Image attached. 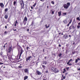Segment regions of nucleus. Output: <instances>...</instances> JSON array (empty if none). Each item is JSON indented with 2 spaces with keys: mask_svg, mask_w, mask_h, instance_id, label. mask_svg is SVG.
<instances>
[{
  "mask_svg": "<svg viewBox=\"0 0 80 80\" xmlns=\"http://www.w3.org/2000/svg\"><path fill=\"white\" fill-rule=\"evenodd\" d=\"M8 58L10 61L12 62L13 60V61H16L17 59L16 58L17 57L15 56H11L9 54H7Z\"/></svg>",
  "mask_w": 80,
  "mask_h": 80,
  "instance_id": "obj_1",
  "label": "nucleus"
},
{
  "mask_svg": "<svg viewBox=\"0 0 80 80\" xmlns=\"http://www.w3.org/2000/svg\"><path fill=\"white\" fill-rule=\"evenodd\" d=\"M70 5V3L69 2H67V4H65L63 5V7L65 9H68V8Z\"/></svg>",
  "mask_w": 80,
  "mask_h": 80,
  "instance_id": "obj_2",
  "label": "nucleus"
},
{
  "mask_svg": "<svg viewBox=\"0 0 80 80\" xmlns=\"http://www.w3.org/2000/svg\"><path fill=\"white\" fill-rule=\"evenodd\" d=\"M23 50L22 49H21V52H20V53L19 54V60L20 59V57H21V55H22V54L23 53Z\"/></svg>",
  "mask_w": 80,
  "mask_h": 80,
  "instance_id": "obj_3",
  "label": "nucleus"
},
{
  "mask_svg": "<svg viewBox=\"0 0 80 80\" xmlns=\"http://www.w3.org/2000/svg\"><path fill=\"white\" fill-rule=\"evenodd\" d=\"M30 58H32V56H29L26 58V61L28 62V61L29 60Z\"/></svg>",
  "mask_w": 80,
  "mask_h": 80,
  "instance_id": "obj_4",
  "label": "nucleus"
},
{
  "mask_svg": "<svg viewBox=\"0 0 80 80\" xmlns=\"http://www.w3.org/2000/svg\"><path fill=\"white\" fill-rule=\"evenodd\" d=\"M30 58H32V56H29L26 58V61L28 62V61L29 60Z\"/></svg>",
  "mask_w": 80,
  "mask_h": 80,
  "instance_id": "obj_5",
  "label": "nucleus"
},
{
  "mask_svg": "<svg viewBox=\"0 0 80 80\" xmlns=\"http://www.w3.org/2000/svg\"><path fill=\"white\" fill-rule=\"evenodd\" d=\"M12 47H10L9 48L8 50V53H10L11 51H12Z\"/></svg>",
  "mask_w": 80,
  "mask_h": 80,
  "instance_id": "obj_6",
  "label": "nucleus"
},
{
  "mask_svg": "<svg viewBox=\"0 0 80 80\" xmlns=\"http://www.w3.org/2000/svg\"><path fill=\"white\" fill-rule=\"evenodd\" d=\"M36 72L38 75H41V72H39V71L37 70Z\"/></svg>",
  "mask_w": 80,
  "mask_h": 80,
  "instance_id": "obj_7",
  "label": "nucleus"
},
{
  "mask_svg": "<svg viewBox=\"0 0 80 80\" xmlns=\"http://www.w3.org/2000/svg\"><path fill=\"white\" fill-rule=\"evenodd\" d=\"M0 6L1 7V8H3V7H4V5L3 3H0Z\"/></svg>",
  "mask_w": 80,
  "mask_h": 80,
  "instance_id": "obj_8",
  "label": "nucleus"
},
{
  "mask_svg": "<svg viewBox=\"0 0 80 80\" xmlns=\"http://www.w3.org/2000/svg\"><path fill=\"white\" fill-rule=\"evenodd\" d=\"M24 72L25 73H28V69L27 68L24 69Z\"/></svg>",
  "mask_w": 80,
  "mask_h": 80,
  "instance_id": "obj_9",
  "label": "nucleus"
},
{
  "mask_svg": "<svg viewBox=\"0 0 80 80\" xmlns=\"http://www.w3.org/2000/svg\"><path fill=\"white\" fill-rule=\"evenodd\" d=\"M7 57L6 56H3V58L4 59V60H7Z\"/></svg>",
  "mask_w": 80,
  "mask_h": 80,
  "instance_id": "obj_10",
  "label": "nucleus"
},
{
  "mask_svg": "<svg viewBox=\"0 0 80 80\" xmlns=\"http://www.w3.org/2000/svg\"><path fill=\"white\" fill-rule=\"evenodd\" d=\"M63 38H65L66 39H67L68 38V35L67 34H65L63 36Z\"/></svg>",
  "mask_w": 80,
  "mask_h": 80,
  "instance_id": "obj_11",
  "label": "nucleus"
},
{
  "mask_svg": "<svg viewBox=\"0 0 80 80\" xmlns=\"http://www.w3.org/2000/svg\"><path fill=\"white\" fill-rule=\"evenodd\" d=\"M54 72H55V73H57V72H58L59 71L57 69L55 68V69L54 70Z\"/></svg>",
  "mask_w": 80,
  "mask_h": 80,
  "instance_id": "obj_12",
  "label": "nucleus"
},
{
  "mask_svg": "<svg viewBox=\"0 0 80 80\" xmlns=\"http://www.w3.org/2000/svg\"><path fill=\"white\" fill-rule=\"evenodd\" d=\"M21 8H23L24 6V3H21Z\"/></svg>",
  "mask_w": 80,
  "mask_h": 80,
  "instance_id": "obj_13",
  "label": "nucleus"
},
{
  "mask_svg": "<svg viewBox=\"0 0 80 80\" xmlns=\"http://www.w3.org/2000/svg\"><path fill=\"white\" fill-rule=\"evenodd\" d=\"M55 68H54V67H52L51 68V69L53 72H54L55 71Z\"/></svg>",
  "mask_w": 80,
  "mask_h": 80,
  "instance_id": "obj_14",
  "label": "nucleus"
},
{
  "mask_svg": "<svg viewBox=\"0 0 80 80\" xmlns=\"http://www.w3.org/2000/svg\"><path fill=\"white\" fill-rule=\"evenodd\" d=\"M45 27H46V28H48V27H50V24L48 25V26L47 27V24H46L45 25Z\"/></svg>",
  "mask_w": 80,
  "mask_h": 80,
  "instance_id": "obj_15",
  "label": "nucleus"
},
{
  "mask_svg": "<svg viewBox=\"0 0 80 80\" xmlns=\"http://www.w3.org/2000/svg\"><path fill=\"white\" fill-rule=\"evenodd\" d=\"M61 12H58V15H59V17H60L61 15Z\"/></svg>",
  "mask_w": 80,
  "mask_h": 80,
  "instance_id": "obj_16",
  "label": "nucleus"
},
{
  "mask_svg": "<svg viewBox=\"0 0 80 80\" xmlns=\"http://www.w3.org/2000/svg\"><path fill=\"white\" fill-rule=\"evenodd\" d=\"M27 20V17H25L24 19V21H26Z\"/></svg>",
  "mask_w": 80,
  "mask_h": 80,
  "instance_id": "obj_17",
  "label": "nucleus"
},
{
  "mask_svg": "<svg viewBox=\"0 0 80 80\" xmlns=\"http://www.w3.org/2000/svg\"><path fill=\"white\" fill-rule=\"evenodd\" d=\"M62 54L61 53H60L59 54H58V57H61V56H62Z\"/></svg>",
  "mask_w": 80,
  "mask_h": 80,
  "instance_id": "obj_18",
  "label": "nucleus"
},
{
  "mask_svg": "<svg viewBox=\"0 0 80 80\" xmlns=\"http://www.w3.org/2000/svg\"><path fill=\"white\" fill-rule=\"evenodd\" d=\"M28 78V76H25L24 77V80H26V79H27Z\"/></svg>",
  "mask_w": 80,
  "mask_h": 80,
  "instance_id": "obj_19",
  "label": "nucleus"
},
{
  "mask_svg": "<svg viewBox=\"0 0 80 80\" xmlns=\"http://www.w3.org/2000/svg\"><path fill=\"white\" fill-rule=\"evenodd\" d=\"M47 62L46 61H43V64H45V65H46L47 63Z\"/></svg>",
  "mask_w": 80,
  "mask_h": 80,
  "instance_id": "obj_20",
  "label": "nucleus"
},
{
  "mask_svg": "<svg viewBox=\"0 0 80 80\" xmlns=\"http://www.w3.org/2000/svg\"><path fill=\"white\" fill-rule=\"evenodd\" d=\"M76 20H78L79 21H80V19L79 17L77 18Z\"/></svg>",
  "mask_w": 80,
  "mask_h": 80,
  "instance_id": "obj_21",
  "label": "nucleus"
},
{
  "mask_svg": "<svg viewBox=\"0 0 80 80\" xmlns=\"http://www.w3.org/2000/svg\"><path fill=\"white\" fill-rule=\"evenodd\" d=\"M5 18H6V19H7L8 18V16L7 15H5L4 16Z\"/></svg>",
  "mask_w": 80,
  "mask_h": 80,
  "instance_id": "obj_22",
  "label": "nucleus"
},
{
  "mask_svg": "<svg viewBox=\"0 0 80 80\" xmlns=\"http://www.w3.org/2000/svg\"><path fill=\"white\" fill-rule=\"evenodd\" d=\"M63 70H64V71H63L62 72L63 73H65V72H66V70H65V68H64L63 69Z\"/></svg>",
  "mask_w": 80,
  "mask_h": 80,
  "instance_id": "obj_23",
  "label": "nucleus"
},
{
  "mask_svg": "<svg viewBox=\"0 0 80 80\" xmlns=\"http://www.w3.org/2000/svg\"><path fill=\"white\" fill-rule=\"evenodd\" d=\"M4 11L6 12H7L8 11V8H7L5 9Z\"/></svg>",
  "mask_w": 80,
  "mask_h": 80,
  "instance_id": "obj_24",
  "label": "nucleus"
},
{
  "mask_svg": "<svg viewBox=\"0 0 80 80\" xmlns=\"http://www.w3.org/2000/svg\"><path fill=\"white\" fill-rule=\"evenodd\" d=\"M69 29L70 30H71V29H72V26H71L69 27Z\"/></svg>",
  "mask_w": 80,
  "mask_h": 80,
  "instance_id": "obj_25",
  "label": "nucleus"
},
{
  "mask_svg": "<svg viewBox=\"0 0 80 80\" xmlns=\"http://www.w3.org/2000/svg\"><path fill=\"white\" fill-rule=\"evenodd\" d=\"M42 67L43 68L44 70H45V67H46V66H45L43 65H42Z\"/></svg>",
  "mask_w": 80,
  "mask_h": 80,
  "instance_id": "obj_26",
  "label": "nucleus"
},
{
  "mask_svg": "<svg viewBox=\"0 0 80 80\" xmlns=\"http://www.w3.org/2000/svg\"><path fill=\"white\" fill-rule=\"evenodd\" d=\"M65 76H63V78L61 79L62 80H63L64 79H65Z\"/></svg>",
  "mask_w": 80,
  "mask_h": 80,
  "instance_id": "obj_27",
  "label": "nucleus"
},
{
  "mask_svg": "<svg viewBox=\"0 0 80 80\" xmlns=\"http://www.w3.org/2000/svg\"><path fill=\"white\" fill-rule=\"evenodd\" d=\"M67 20H65V21H63V22L64 23H67Z\"/></svg>",
  "mask_w": 80,
  "mask_h": 80,
  "instance_id": "obj_28",
  "label": "nucleus"
},
{
  "mask_svg": "<svg viewBox=\"0 0 80 80\" xmlns=\"http://www.w3.org/2000/svg\"><path fill=\"white\" fill-rule=\"evenodd\" d=\"M72 20L71 19L69 23V24H70V23H72Z\"/></svg>",
  "mask_w": 80,
  "mask_h": 80,
  "instance_id": "obj_29",
  "label": "nucleus"
},
{
  "mask_svg": "<svg viewBox=\"0 0 80 80\" xmlns=\"http://www.w3.org/2000/svg\"><path fill=\"white\" fill-rule=\"evenodd\" d=\"M33 22L32 21L31 24V25H32V26H33Z\"/></svg>",
  "mask_w": 80,
  "mask_h": 80,
  "instance_id": "obj_30",
  "label": "nucleus"
},
{
  "mask_svg": "<svg viewBox=\"0 0 80 80\" xmlns=\"http://www.w3.org/2000/svg\"><path fill=\"white\" fill-rule=\"evenodd\" d=\"M75 63H77V62H78V59H76L75 60Z\"/></svg>",
  "mask_w": 80,
  "mask_h": 80,
  "instance_id": "obj_31",
  "label": "nucleus"
},
{
  "mask_svg": "<svg viewBox=\"0 0 80 80\" xmlns=\"http://www.w3.org/2000/svg\"><path fill=\"white\" fill-rule=\"evenodd\" d=\"M68 65H69V66H72V64L70 63V64H69Z\"/></svg>",
  "mask_w": 80,
  "mask_h": 80,
  "instance_id": "obj_32",
  "label": "nucleus"
},
{
  "mask_svg": "<svg viewBox=\"0 0 80 80\" xmlns=\"http://www.w3.org/2000/svg\"><path fill=\"white\" fill-rule=\"evenodd\" d=\"M51 3H52V4H53V5L54 4V2L53 1H51Z\"/></svg>",
  "mask_w": 80,
  "mask_h": 80,
  "instance_id": "obj_33",
  "label": "nucleus"
},
{
  "mask_svg": "<svg viewBox=\"0 0 80 80\" xmlns=\"http://www.w3.org/2000/svg\"><path fill=\"white\" fill-rule=\"evenodd\" d=\"M15 4H16V1H14L13 2V5H15Z\"/></svg>",
  "mask_w": 80,
  "mask_h": 80,
  "instance_id": "obj_34",
  "label": "nucleus"
},
{
  "mask_svg": "<svg viewBox=\"0 0 80 80\" xmlns=\"http://www.w3.org/2000/svg\"><path fill=\"white\" fill-rule=\"evenodd\" d=\"M66 69H67V70H68V69H69V67H66Z\"/></svg>",
  "mask_w": 80,
  "mask_h": 80,
  "instance_id": "obj_35",
  "label": "nucleus"
},
{
  "mask_svg": "<svg viewBox=\"0 0 80 80\" xmlns=\"http://www.w3.org/2000/svg\"><path fill=\"white\" fill-rule=\"evenodd\" d=\"M37 5V3H35V4H34V5H33V7H35V5Z\"/></svg>",
  "mask_w": 80,
  "mask_h": 80,
  "instance_id": "obj_36",
  "label": "nucleus"
},
{
  "mask_svg": "<svg viewBox=\"0 0 80 80\" xmlns=\"http://www.w3.org/2000/svg\"><path fill=\"white\" fill-rule=\"evenodd\" d=\"M63 15H67V13H63Z\"/></svg>",
  "mask_w": 80,
  "mask_h": 80,
  "instance_id": "obj_37",
  "label": "nucleus"
},
{
  "mask_svg": "<svg viewBox=\"0 0 80 80\" xmlns=\"http://www.w3.org/2000/svg\"><path fill=\"white\" fill-rule=\"evenodd\" d=\"M20 2H21V3H23V0H22Z\"/></svg>",
  "mask_w": 80,
  "mask_h": 80,
  "instance_id": "obj_38",
  "label": "nucleus"
},
{
  "mask_svg": "<svg viewBox=\"0 0 80 80\" xmlns=\"http://www.w3.org/2000/svg\"><path fill=\"white\" fill-rule=\"evenodd\" d=\"M3 47L4 48V49H5V45L4 44V46H3Z\"/></svg>",
  "mask_w": 80,
  "mask_h": 80,
  "instance_id": "obj_39",
  "label": "nucleus"
},
{
  "mask_svg": "<svg viewBox=\"0 0 80 80\" xmlns=\"http://www.w3.org/2000/svg\"><path fill=\"white\" fill-rule=\"evenodd\" d=\"M80 26L78 25L77 26V28H80Z\"/></svg>",
  "mask_w": 80,
  "mask_h": 80,
  "instance_id": "obj_40",
  "label": "nucleus"
},
{
  "mask_svg": "<svg viewBox=\"0 0 80 80\" xmlns=\"http://www.w3.org/2000/svg\"><path fill=\"white\" fill-rule=\"evenodd\" d=\"M70 62H71V61H72V59H71L69 60L68 61Z\"/></svg>",
  "mask_w": 80,
  "mask_h": 80,
  "instance_id": "obj_41",
  "label": "nucleus"
},
{
  "mask_svg": "<svg viewBox=\"0 0 80 80\" xmlns=\"http://www.w3.org/2000/svg\"><path fill=\"white\" fill-rule=\"evenodd\" d=\"M52 15H53V14H54V11H52Z\"/></svg>",
  "mask_w": 80,
  "mask_h": 80,
  "instance_id": "obj_42",
  "label": "nucleus"
},
{
  "mask_svg": "<svg viewBox=\"0 0 80 80\" xmlns=\"http://www.w3.org/2000/svg\"><path fill=\"white\" fill-rule=\"evenodd\" d=\"M3 63L0 62V65H3Z\"/></svg>",
  "mask_w": 80,
  "mask_h": 80,
  "instance_id": "obj_43",
  "label": "nucleus"
},
{
  "mask_svg": "<svg viewBox=\"0 0 80 80\" xmlns=\"http://www.w3.org/2000/svg\"><path fill=\"white\" fill-rule=\"evenodd\" d=\"M72 28H73L74 29L75 28V26H72Z\"/></svg>",
  "mask_w": 80,
  "mask_h": 80,
  "instance_id": "obj_44",
  "label": "nucleus"
},
{
  "mask_svg": "<svg viewBox=\"0 0 80 80\" xmlns=\"http://www.w3.org/2000/svg\"><path fill=\"white\" fill-rule=\"evenodd\" d=\"M67 74H68V73L67 72L65 73V76H66V75H67Z\"/></svg>",
  "mask_w": 80,
  "mask_h": 80,
  "instance_id": "obj_45",
  "label": "nucleus"
},
{
  "mask_svg": "<svg viewBox=\"0 0 80 80\" xmlns=\"http://www.w3.org/2000/svg\"><path fill=\"white\" fill-rule=\"evenodd\" d=\"M70 62H69V61H68V62L67 63V65H68V64H69V63H70Z\"/></svg>",
  "mask_w": 80,
  "mask_h": 80,
  "instance_id": "obj_46",
  "label": "nucleus"
},
{
  "mask_svg": "<svg viewBox=\"0 0 80 80\" xmlns=\"http://www.w3.org/2000/svg\"><path fill=\"white\" fill-rule=\"evenodd\" d=\"M13 31H17V29H13V30H12Z\"/></svg>",
  "mask_w": 80,
  "mask_h": 80,
  "instance_id": "obj_47",
  "label": "nucleus"
},
{
  "mask_svg": "<svg viewBox=\"0 0 80 80\" xmlns=\"http://www.w3.org/2000/svg\"><path fill=\"white\" fill-rule=\"evenodd\" d=\"M16 23L17 24L18 23V22L17 21V20L16 21Z\"/></svg>",
  "mask_w": 80,
  "mask_h": 80,
  "instance_id": "obj_48",
  "label": "nucleus"
},
{
  "mask_svg": "<svg viewBox=\"0 0 80 80\" xmlns=\"http://www.w3.org/2000/svg\"><path fill=\"white\" fill-rule=\"evenodd\" d=\"M4 33H5V34H7V31H5V32H4Z\"/></svg>",
  "mask_w": 80,
  "mask_h": 80,
  "instance_id": "obj_49",
  "label": "nucleus"
},
{
  "mask_svg": "<svg viewBox=\"0 0 80 80\" xmlns=\"http://www.w3.org/2000/svg\"><path fill=\"white\" fill-rule=\"evenodd\" d=\"M77 59H78V60H80V59L79 58H78Z\"/></svg>",
  "mask_w": 80,
  "mask_h": 80,
  "instance_id": "obj_50",
  "label": "nucleus"
},
{
  "mask_svg": "<svg viewBox=\"0 0 80 80\" xmlns=\"http://www.w3.org/2000/svg\"><path fill=\"white\" fill-rule=\"evenodd\" d=\"M77 70H78V71H80V69L79 68V69H77Z\"/></svg>",
  "mask_w": 80,
  "mask_h": 80,
  "instance_id": "obj_51",
  "label": "nucleus"
},
{
  "mask_svg": "<svg viewBox=\"0 0 80 80\" xmlns=\"http://www.w3.org/2000/svg\"><path fill=\"white\" fill-rule=\"evenodd\" d=\"M70 24H69V23L68 24V25H67L68 27V26H69Z\"/></svg>",
  "mask_w": 80,
  "mask_h": 80,
  "instance_id": "obj_52",
  "label": "nucleus"
},
{
  "mask_svg": "<svg viewBox=\"0 0 80 80\" xmlns=\"http://www.w3.org/2000/svg\"><path fill=\"white\" fill-rule=\"evenodd\" d=\"M18 68H22V66H18Z\"/></svg>",
  "mask_w": 80,
  "mask_h": 80,
  "instance_id": "obj_53",
  "label": "nucleus"
},
{
  "mask_svg": "<svg viewBox=\"0 0 80 80\" xmlns=\"http://www.w3.org/2000/svg\"><path fill=\"white\" fill-rule=\"evenodd\" d=\"M28 48H29V47H27V49H28Z\"/></svg>",
  "mask_w": 80,
  "mask_h": 80,
  "instance_id": "obj_54",
  "label": "nucleus"
},
{
  "mask_svg": "<svg viewBox=\"0 0 80 80\" xmlns=\"http://www.w3.org/2000/svg\"><path fill=\"white\" fill-rule=\"evenodd\" d=\"M59 47H61V45L59 44Z\"/></svg>",
  "mask_w": 80,
  "mask_h": 80,
  "instance_id": "obj_55",
  "label": "nucleus"
},
{
  "mask_svg": "<svg viewBox=\"0 0 80 80\" xmlns=\"http://www.w3.org/2000/svg\"><path fill=\"white\" fill-rule=\"evenodd\" d=\"M14 26L16 27V23H15L14 24Z\"/></svg>",
  "mask_w": 80,
  "mask_h": 80,
  "instance_id": "obj_56",
  "label": "nucleus"
},
{
  "mask_svg": "<svg viewBox=\"0 0 80 80\" xmlns=\"http://www.w3.org/2000/svg\"><path fill=\"white\" fill-rule=\"evenodd\" d=\"M27 31H28H28H29V29H27Z\"/></svg>",
  "mask_w": 80,
  "mask_h": 80,
  "instance_id": "obj_57",
  "label": "nucleus"
},
{
  "mask_svg": "<svg viewBox=\"0 0 80 80\" xmlns=\"http://www.w3.org/2000/svg\"><path fill=\"white\" fill-rule=\"evenodd\" d=\"M69 37H71V35H69Z\"/></svg>",
  "mask_w": 80,
  "mask_h": 80,
  "instance_id": "obj_58",
  "label": "nucleus"
},
{
  "mask_svg": "<svg viewBox=\"0 0 80 80\" xmlns=\"http://www.w3.org/2000/svg\"><path fill=\"white\" fill-rule=\"evenodd\" d=\"M31 9H33V7H31Z\"/></svg>",
  "mask_w": 80,
  "mask_h": 80,
  "instance_id": "obj_59",
  "label": "nucleus"
},
{
  "mask_svg": "<svg viewBox=\"0 0 80 80\" xmlns=\"http://www.w3.org/2000/svg\"><path fill=\"white\" fill-rule=\"evenodd\" d=\"M43 80H46V79H45V78H44L43 79Z\"/></svg>",
  "mask_w": 80,
  "mask_h": 80,
  "instance_id": "obj_60",
  "label": "nucleus"
},
{
  "mask_svg": "<svg viewBox=\"0 0 80 80\" xmlns=\"http://www.w3.org/2000/svg\"><path fill=\"white\" fill-rule=\"evenodd\" d=\"M5 28H7V26H5Z\"/></svg>",
  "mask_w": 80,
  "mask_h": 80,
  "instance_id": "obj_61",
  "label": "nucleus"
},
{
  "mask_svg": "<svg viewBox=\"0 0 80 80\" xmlns=\"http://www.w3.org/2000/svg\"><path fill=\"white\" fill-rule=\"evenodd\" d=\"M35 63V62H32V63Z\"/></svg>",
  "mask_w": 80,
  "mask_h": 80,
  "instance_id": "obj_62",
  "label": "nucleus"
},
{
  "mask_svg": "<svg viewBox=\"0 0 80 80\" xmlns=\"http://www.w3.org/2000/svg\"><path fill=\"white\" fill-rule=\"evenodd\" d=\"M63 77V75H62V78Z\"/></svg>",
  "mask_w": 80,
  "mask_h": 80,
  "instance_id": "obj_63",
  "label": "nucleus"
},
{
  "mask_svg": "<svg viewBox=\"0 0 80 80\" xmlns=\"http://www.w3.org/2000/svg\"><path fill=\"white\" fill-rule=\"evenodd\" d=\"M43 52H44V49H43Z\"/></svg>",
  "mask_w": 80,
  "mask_h": 80,
  "instance_id": "obj_64",
  "label": "nucleus"
}]
</instances>
